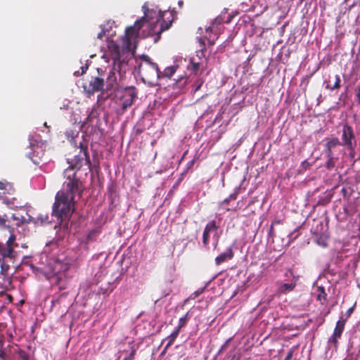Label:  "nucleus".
<instances>
[{"label":"nucleus","mask_w":360,"mask_h":360,"mask_svg":"<svg viewBox=\"0 0 360 360\" xmlns=\"http://www.w3.org/2000/svg\"><path fill=\"white\" fill-rule=\"evenodd\" d=\"M174 342L171 341L169 340L167 344L166 345V346L165 347V349H168L172 344H173Z\"/></svg>","instance_id":"79ce46f5"},{"label":"nucleus","mask_w":360,"mask_h":360,"mask_svg":"<svg viewBox=\"0 0 360 360\" xmlns=\"http://www.w3.org/2000/svg\"><path fill=\"white\" fill-rule=\"evenodd\" d=\"M345 320H339L334 330L333 336L340 338L345 328Z\"/></svg>","instance_id":"6ab92c4d"},{"label":"nucleus","mask_w":360,"mask_h":360,"mask_svg":"<svg viewBox=\"0 0 360 360\" xmlns=\"http://www.w3.org/2000/svg\"><path fill=\"white\" fill-rule=\"evenodd\" d=\"M18 355L21 360H30V355L24 350H19Z\"/></svg>","instance_id":"bb28decb"},{"label":"nucleus","mask_w":360,"mask_h":360,"mask_svg":"<svg viewBox=\"0 0 360 360\" xmlns=\"http://www.w3.org/2000/svg\"><path fill=\"white\" fill-rule=\"evenodd\" d=\"M203 292V289L200 288L195 291L193 294L191 295L190 299H195L198 297L202 292Z\"/></svg>","instance_id":"c756f323"},{"label":"nucleus","mask_w":360,"mask_h":360,"mask_svg":"<svg viewBox=\"0 0 360 360\" xmlns=\"http://www.w3.org/2000/svg\"><path fill=\"white\" fill-rule=\"evenodd\" d=\"M342 141L343 144L348 146L351 150H354L355 141L353 130L351 127L347 125L344 126L342 129Z\"/></svg>","instance_id":"423d86ee"},{"label":"nucleus","mask_w":360,"mask_h":360,"mask_svg":"<svg viewBox=\"0 0 360 360\" xmlns=\"http://www.w3.org/2000/svg\"><path fill=\"white\" fill-rule=\"evenodd\" d=\"M11 218L13 220L16 221L15 225L20 226L24 224L29 223L31 217H29V219H27L22 214L17 212L13 214Z\"/></svg>","instance_id":"2eb2a0df"},{"label":"nucleus","mask_w":360,"mask_h":360,"mask_svg":"<svg viewBox=\"0 0 360 360\" xmlns=\"http://www.w3.org/2000/svg\"><path fill=\"white\" fill-rule=\"evenodd\" d=\"M108 49L110 54V58L113 62L114 69L116 66L120 70L122 61L120 60V46L112 40L108 42Z\"/></svg>","instance_id":"39448f33"},{"label":"nucleus","mask_w":360,"mask_h":360,"mask_svg":"<svg viewBox=\"0 0 360 360\" xmlns=\"http://www.w3.org/2000/svg\"><path fill=\"white\" fill-rule=\"evenodd\" d=\"M167 13V11H159L158 17L155 23L150 25L149 28V34L153 35L157 34L158 39H160V34L166 30H168L172 24V20L169 22L164 20V16Z\"/></svg>","instance_id":"20e7f679"},{"label":"nucleus","mask_w":360,"mask_h":360,"mask_svg":"<svg viewBox=\"0 0 360 360\" xmlns=\"http://www.w3.org/2000/svg\"><path fill=\"white\" fill-rule=\"evenodd\" d=\"M6 220L0 216V226H5Z\"/></svg>","instance_id":"ea45409f"},{"label":"nucleus","mask_w":360,"mask_h":360,"mask_svg":"<svg viewBox=\"0 0 360 360\" xmlns=\"http://www.w3.org/2000/svg\"><path fill=\"white\" fill-rule=\"evenodd\" d=\"M281 223V220L280 219H276L272 222L273 226L276 224H279Z\"/></svg>","instance_id":"37998d69"},{"label":"nucleus","mask_w":360,"mask_h":360,"mask_svg":"<svg viewBox=\"0 0 360 360\" xmlns=\"http://www.w3.org/2000/svg\"><path fill=\"white\" fill-rule=\"evenodd\" d=\"M178 5L179 6L180 8H182L184 5V1L182 0H179L178 1Z\"/></svg>","instance_id":"a18cd8bd"},{"label":"nucleus","mask_w":360,"mask_h":360,"mask_svg":"<svg viewBox=\"0 0 360 360\" xmlns=\"http://www.w3.org/2000/svg\"><path fill=\"white\" fill-rule=\"evenodd\" d=\"M139 32L133 25L127 27L125 30V35L123 38L124 44L127 49L131 46V41L136 38Z\"/></svg>","instance_id":"6e6552de"},{"label":"nucleus","mask_w":360,"mask_h":360,"mask_svg":"<svg viewBox=\"0 0 360 360\" xmlns=\"http://www.w3.org/2000/svg\"><path fill=\"white\" fill-rule=\"evenodd\" d=\"M357 96H358L359 99L360 100V92H359V94H357Z\"/></svg>","instance_id":"8fccbe9b"},{"label":"nucleus","mask_w":360,"mask_h":360,"mask_svg":"<svg viewBox=\"0 0 360 360\" xmlns=\"http://www.w3.org/2000/svg\"><path fill=\"white\" fill-rule=\"evenodd\" d=\"M340 78L338 75H335L334 77H330L328 81H326L324 84L326 87L330 90L339 89L340 86Z\"/></svg>","instance_id":"ddd939ff"},{"label":"nucleus","mask_w":360,"mask_h":360,"mask_svg":"<svg viewBox=\"0 0 360 360\" xmlns=\"http://www.w3.org/2000/svg\"><path fill=\"white\" fill-rule=\"evenodd\" d=\"M359 92H360V86L359 87Z\"/></svg>","instance_id":"603ef678"},{"label":"nucleus","mask_w":360,"mask_h":360,"mask_svg":"<svg viewBox=\"0 0 360 360\" xmlns=\"http://www.w3.org/2000/svg\"><path fill=\"white\" fill-rule=\"evenodd\" d=\"M338 144L339 140L338 139H333L328 141L325 146L326 149V154H329L330 155H331L333 154L331 149L337 146Z\"/></svg>","instance_id":"412c9836"},{"label":"nucleus","mask_w":360,"mask_h":360,"mask_svg":"<svg viewBox=\"0 0 360 360\" xmlns=\"http://www.w3.org/2000/svg\"><path fill=\"white\" fill-rule=\"evenodd\" d=\"M78 154L71 162L68 161L70 166L64 171L65 181L63 186L65 191L56 193L53 205V216L57 218L60 228L66 231L69 229V221L74 212L75 197L77 195L80 198L84 191V185L77 176L75 169H79L83 165L91 166L87 145L80 142Z\"/></svg>","instance_id":"f257e3e1"},{"label":"nucleus","mask_w":360,"mask_h":360,"mask_svg":"<svg viewBox=\"0 0 360 360\" xmlns=\"http://www.w3.org/2000/svg\"><path fill=\"white\" fill-rule=\"evenodd\" d=\"M200 88V85H199L198 86H197V88H196V89H195V90L197 91V90H198Z\"/></svg>","instance_id":"3c124183"},{"label":"nucleus","mask_w":360,"mask_h":360,"mask_svg":"<svg viewBox=\"0 0 360 360\" xmlns=\"http://www.w3.org/2000/svg\"><path fill=\"white\" fill-rule=\"evenodd\" d=\"M168 349H165V347L164 348V349L162 350V352H161V355L163 356L165 354V353L167 352V350Z\"/></svg>","instance_id":"de8ad7c7"},{"label":"nucleus","mask_w":360,"mask_h":360,"mask_svg":"<svg viewBox=\"0 0 360 360\" xmlns=\"http://www.w3.org/2000/svg\"><path fill=\"white\" fill-rule=\"evenodd\" d=\"M143 9H144V15L141 17L140 19L137 20L134 25H133L136 29L139 32V30L143 27L146 22L148 20V8H146V5L143 6Z\"/></svg>","instance_id":"f8f14e48"},{"label":"nucleus","mask_w":360,"mask_h":360,"mask_svg":"<svg viewBox=\"0 0 360 360\" xmlns=\"http://www.w3.org/2000/svg\"><path fill=\"white\" fill-rule=\"evenodd\" d=\"M135 354H136V349L134 348V347H132L131 351L129 353V354L127 356H126L123 360H134Z\"/></svg>","instance_id":"c85d7f7f"},{"label":"nucleus","mask_w":360,"mask_h":360,"mask_svg":"<svg viewBox=\"0 0 360 360\" xmlns=\"http://www.w3.org/2000/svg\"><path fill=\"white\" fill-rule=\"evenodd\" d=\"M328 240V236L326 235H324L323 236H321L317 240L316 243L321 245L322 247H326L328 245L327 243Z\"/></svg>","instance_id":"b1692460"},{"label":"nucleus","mask_w":360,"mask_h":360,"mask_svg":"<svg viewBox=\"0 0 360 360\" xmlns=\"http://www.w3.org/2000/svg\"><path fill=\"white\" fill-rule=\"evenodd\" d=\"M101 232L100 228H96L89 231L86 236V243H89V242L95 241Z\"/></svg>","instance_id":"dca6fc26"},{"label":"nucleus","mask_w":360,"mask_h":360,"mask_svg":"<svg viewBox=\"0 0 360 360\" xmlns=\"http://www.w3.org/2000/svg\"><path fill=\"white\" fill-rule=\"evenodd\" d=\"M198 41L200 44V46L202 48L205 47V41L202 38L198 39Z\"/></svg>","instance_id":"58836bf2"},{"label":"nucleus","mask_w":360,"mask_h":360,"mask_svg":"<svg viewBox=\"0 0 360 360\" xmlns=\"http://www.w3.org/2000/svg\"><path fill=\"white\" fill-rule=\"evenodd\" d=\"M1 255L4 258L14 259L15 257V251L9 245L1 248Z\"/></svg>","instance_id":"f3484780"},{"label":"nucleus","mask_w":360,"mask_h":360,"mask_svg":"<svg viewBox=\"0 0 360 360\" xmlns=\"http://www.w3.org/2000/svg\"><path fill=\"white\" fill-rule=\"evenodd\" d=\"M353 307H350L349 309H348V310L347 311V313H346V316L347 317H349L353 312Z\"/></svg>","instance_id":"4c0bfd02"},{"label":"nucleus","mask_w":360,"mask_h":360,"mask_svg":"<svg viewBox=\"0 0 360 360\" xmlns=\"http://www.w3.org/2000/svg\"><path fill=\"white\" fill-rule=\"evenodd\" d=\"M218 228L219 226L214 220H212L207 224L202 233V244L205 248L208 247L210 232L217 231Z\"/></svg>","instance_id":"1a4fd4ad"},{"label":"nucleus","mask_w":360,"mask_h":360,"mask_svg":"<svg viewBox=\"0 0 360 360\" xmlns=\"http://www.w3.org/2000/svg\"><path fill=\"white\" fill-rule=\"evenodd\" d=\"M326 296L323 287L316 288V300H320L322 304L326 302Z\"/></svg>","instance_id":"aec40b11"},{"label":"nucleus","mask_w":360,"mask_h":360,"mask_svg":"<svg viewBox=\"0 0 360 360\" xmlns=\"http://www.w3.org/2000/svg\"><path fill=\"white\" fill-rule=\"evenodd\" d=\"M117 82V77L114 71L111 70L109 72L108 77L106 79V90L109 91L112 89L114 85Z\"/></svg>","instance_id":"4468645a"},{"label":"nucleus","mask_w":360,"mask_h":360,"mask_svg":"<svg viewBox=\"0 0 360 360\" xmlns=\"http://www.w3.org/2000/svg\"><path fill=\"white\" fill-rule=\"evenodd\" d=\"M293 356V351L292 349H290L287 356H285V358L284 359V360H291L292 357Z\"/></svg>","instance_id":"72a5a7b5"},{"label":"nucleus","mask_w":360,"mask_h":360,"mask_svg":"<svg viewBox=\"0 0 360 360\" xmlns=\"http://www.w3.org/2000/svg\"><path fill=\"white\" fill-rule=\"evenodd\" d=\"M214 39H212L211 36L208 37V43L210 46H213L214 44Z\"/></svg>","instance_id":"e433bc0d"},{"label":"nucleus","mask_w":360,"mask_h":360,"mask_svg":"<svg viewBox=\"0 0 360 360\" xmlns=\"http://www.w3.org/2000/svg\"><path fill=\"white\" fill-rule=\"evenodd\" d=\"M180 332V330L176 328L170 334V335L168 336V339L172 342L175 340V339L179 335V333Z\"/></svg>","instance_id":"a878e982"},{"label":"nucleus","mask_w":360,"mask_h":360,"mask_svg":"<svg viewBox=\"0 0 360 360\" xmlns=\"http://www.w3.org/2000/svg\"><path fill=\"white\" fill-rule=\"evenodd\" d=\"M0 198L3 195L4 198L6 195H13L15 193L13 184L6 181H0Z\"/></svg>","instance_id":"9b49d317"},{"label":"nucleus","mask_w":360,"mask_h":360,"mask_svg":"<svg viewBox=\"0 0 360 360\" xmlns=\"http://www.w3.org/2000/svg\"><path fill=\"white\" fill-rule=\"evenodd\" d=\"M137 70L144 82L151 83L160 77V72L157 63L152 62L146 55H143Z\"/></svg>","instance_id":"f03ea898"},{"label":"nucleus","mask_w":360,"mask_h":360,"mask_svg":"<svg viewBox=\"0 0 360 360\" xmlns=\"http://www.w3.org/2000/svg\"><path fill=\"white\" fill-rule=\"evenodd\" d=\"M238 191H235L233 193L231 194L229 198H226L225 200H224L223 201V203H225V204H229V202H230V200H236L237 198V196H238Z\"/></svg>","instance_id":"cd10ccee"},{"label":"nucleus","mask_w":360,"mask_h":360,"mask_svg":"<svg viewBox=\"0 0 360 360\" xmlns=\"http://www.w3.org/2000/svg\"><path fill=\"white\" fill-rule=\"evenodd\" d=\"M234 257V252L233 250L232 247H229L226 249V250L224 252L221 253L219 255H218L214 261L215 264L219 266L222 263L225 262L227 260H231Z\"/></svg>","instance_id":"9d476101"},{"label":"nucleus","mask_w":360,"mask_h":360,"mask_svg":"<svg viewBox=\"0 0 360 360\" xmlns=\"http://www.w3.org/2000/svg\"><path fill=\"white\" fill-rule=\"evenodd\" d=\"M274 233V226H273V224H271L270 230H269V235L273 236Z\"/></svg>","instance_id":"a19ab883"},{"label":"nucleus","mask_w":360,"mask_h":360,"mask_svg":"<svg viewBox=\"0 0 360 360\" xmlns=\"http://www.w3.org/2000/svg\"><path fill=\"white\" fill-rule=\"evenodd\" d=\"M326 155L328 157V160H327L326 165L327 168L330 169V168L333 167L335 165V163L333 161V154L331 155H330L329 154H326Z\"/></svg>","instance_id":"393cba45"},{"label":"nucleus","mask_w":360,"mask_h":360,"mask_svg":"<svg viewBox=\"0 0 360 360\" xmlns=\"http://www.w3.org/2000/svg\"><path fill=\"white\" fill-rule=\"evenodd\" d=\"M105 34V30L103 29L98 34L97 38L101 39L103 36Z\"/></svg>","instance_id":"f704fd0d"},{"label":"nucleus","mask_w":360,"mask_h":360,"mask_svg":"<svg viewBox=\"0 0 360 360\" xmlns=\"http://www.w3.org/2000/svg\"><path fill=\"white\" fill-rule=\"evenodd\" d=\"M288 272L290 273V274H292V271L291 270H288Z\"/></svg>","instance_id":"09e8293b"},{"label":"nucleus","mask_w":360,"mask_h":360,"mask_svg":"<svg viewBox=\"0 0 360 360\" xmlns=\"http://www.w3.org/2000/svg\"><path fill=\"white\" fill-rule=\"evenodd\" d=\"M296 286V281L291 282L290 283H283L279 288V291L281 293L286 294L292 290Z\"/></svg>","instance_id":"a211bd4d"},{"label":"nucleus","mask_w":360,"mask_h":360,"mask_svg":"<svg viewBox=\"0 0 360 360\" xmlns=\"http://www.w3.org/2000/svg\"><path fill=\"white\" fill-rule=\"evenodd\" d=\"M195 162V158H193L192 160L189 161L186 165V169L188 170L189 169L192 168Z\"/></svg>","instance_id":"473e14b6"},{"label":"nucleus","mask_w":360,"mask_h":360,"mask_svg":"<svg viewBox=\"0 0 360 360\" xmlns=\"http://www.w3.org/2000/svg\"><path fill=\"white\" fill-rule=\"evenodd\" d=\"M188 320V313H186L183 317H181L179 320V324L176 327L178 329L181 330L183 327H184Z\"/></svg>","instance_id":"5701e85b"},{"label":"nucleus","mask_w":360,"mask_h":360,"mask_svg":"<svg viewBox=\"0 0 360 360\" xmlns=\"http://www.w3.org/2000/svg\"><path fill=\"white\" fill-rule=\"evenodd\" d=\"M87 68H88L87 67H82V68H81V69H82V72H81V74H82H82H84V73L86 71Z\"/></svg>","instance_id":"c03bdc74"},{"label":"nucleus","mask_w":360,"mask_h":360,"mask_svg":"<svg viewBox=\"0 0 360 360\" xmlns=\"http://www.w3.org/2000/svg\"><path fill=\"white\" fill-rule=\"evenodd\" d=\"M297 232V231L295 230V231L289 234L288 237L290 238V242L292 241L293 240L296 239L298 237L299 234Z\"/></svg>","instance_id":"2f4dec72"},{"label":"nucleus","mask_w":360,"mask_h":360,"mask_svg":"<svg viewBox=\"0 0 360 360\" xmlns=\"http://www.w3.org/2000/svg\"><path fill=\"white\" fill-rule=\"evenodd\" d=\"M200 64L199 63H191V70L196 74L198 70H199Z\"/></svg>","instance_id":"7c9ffc66"},{"label":"nucleus","mask_w":360,"mask_h":360,"mask_svg":"<svg viewBox=\"0 0 360 360\" xmlns=\"http://www.w3.org/2000/svg\"><path fill=\"white\" fill-rule=\"evenodd\" d=\"M104 84V79L103 78L92 77L89 82L88 89H86V90L87 93L93 94L95 92L103 90Z\"/></svg>","instance_id":"0eeeda50"},{"label":"nucleus","mask_w":360,"mask_h":360,"mask_svg":"<svg viewBox=\"0 0 360 360\" xmlns=\"http://www.w3.org/2000/svg\"><path fill=\"white\" fill-rule=\"evenodd\" d=\"M15 240V237L11 236L10 238H9V240L8 242H13V240Z\"/></svg>","instance_id":"49530a36"},{"label":"nucleus","mask_w":360,"mask_h":360,"mask_svg":"<svg viewBox=\"0 0 360 360\" xmlns=\"http://www.w3.org/2000/svg\"><path fill=\"white\" fill-rule=\"evenodd\" d=\"M177 66H170L165 69L162 76L170 78L176 72Z\"/></svg>","instance_id":"4be33fe9"},{"label":"nucleus","mask_w":360,"mask_h":360,"mask_svg":"<svg viewBox=\"0 0 360 360\" xmlns=\"http://www.w3.org/2000/svg\"><path fill=\"white\" fill-rule=\"evenodd\" d=\"M217 19L215 20V22H213L212 24V26H210L209 27L207 30H206V32H212L214 30V24L217 22Z\"/></svg>","instance_id":"c9c22d12"},{"label":"nucleus","mask_w":360,"mask_h":360,"mask_svg":"<svg viewBox=\"0 0 360 360\" xmlns=\"http://www.w3.org/2000/svg\"><path fill=\"white\" fill-rule=\"evenodd\" d=\"M138 91L134 86H127L124 89L120 98L119 105L124 112L130 108L137 98Z\"/></svg>","instance_id":"7ed1b4c3"}]
</instances>
